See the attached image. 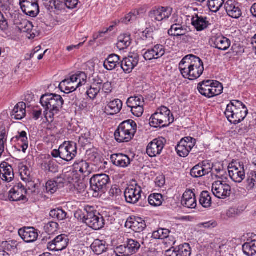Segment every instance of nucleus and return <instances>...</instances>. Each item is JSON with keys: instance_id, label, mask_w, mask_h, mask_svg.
Here are the masks:
<instances>
[{"instance_id": "1", "label": "nucleus", "mask_w": 256, "mask_h": 256, "mask_svg": "<svg viewBox=\"0 0 256 256\" xmlns=\"http://www.w3.org/2000/svg\"><path fill=\"white\" fill-rule=\"evenodd\" d=\"M179 69L184 78L194 80L202 74L204 67L202 61L198 57L189 54L182 59Z\"/></svg>"}, {"instance_id": "2", "label": "nucleus", "mask_w": 256, "mask_h": 256, "mask_svg": "<svg viewBox=\"0 0 256 256\" xmlns=\"http://www.w3.org/2000/svg\"><path fill=\"white\" fill-rule=\"evenodd\" d=\"M40 102L44 108V114L47 121L52 122L55 115L58 114L62 108L64 100L58 94H46L41 96Z\"/></svg>"}, {"instance_id": "3", "label": "nucleus", "mask_w": 256, "mask_h": 256, "mask_svg": "<svg viewBox=\"0 0 256 256\" xmlns=\"http://www.w3.org/2000/svg\"><path fill=\"white\" fill-rule=\"evenodd\" d=\"M85 213L77 212L75 216L82 220L88 226L94 230H99L104 227V220L102 216L94 210L92 206H87L84 208Z\"/></svg>"}, {"instance_id": "4", "label": "nucleus", "mask_w": 256, "mask_h": 256, "mask_svg": "<svg viewBox=\"0 0 256 256\" xmlns=\"http://www.w3.org/2000/svg\"><path fill=\"white\" fill-rule=\"evenodd\" d=\"M248 114V110L242 102L232 100L227 105L224 114L228 120L234 124L243 120Z\"/></svg>"}, {"instance_id": "5", "label": "nucleus", "mask_w": 256, "mask_h": 256, "mask_svg": "<svg viewBox=\"0 0 256 256\" xmlns=\"http://www.w3.org/2000/svg\"><path fill=\"white\" fill-rule=\"evenodd\" d=\"M137 126L135 122L129 120L122 122L115 132L114 136L118 142H128L134 136Z\"/></svg>"}, {"instance_id": "6", "label": "nucleus", "mask_w": 256, "mask_h": 256, "mask_svg": "<svg viewBox=\"0 0 256 256\" xmlns=\"http://www.w3.org/2000/svg\"><path fill=\"white\" fill-rule=\"evenodd\" d=\"M174 122V118L171 112L166 106L158 108L150 120L151 126L158 128L168 126Z\"/></svg>"}, {"instance_id": "7", "label": "nucleus", "mask_w": 256, "mask_h": 256, "mask_svg": "<svg viewBox=\"0 0 256 256\" xmlns=\"http://www.w3.org/2000/svg\"><path fill=\"white\" fill-rule=\"evenodd\" d=\"M87 76L84 72H78L70 78L65 79L60 82V89L64 93L73 92L77 88L84 85L86 82Z\"/></svg>"}, {"instance_id": "8", "label": "nucleus", "mask_w": 256, "mask_h": 256, "mask_svg": "<svg viewBox=\"0 0 256 256\" xmlns=\"http://www.w3.org/2000/svg\"><path fill=\"white\" fill-rule=\"evenodd\" d=\"M110 179L106 174L94 176L90 180V188L96 192H104Z\"/></svg>"}, {"instance_id": "9", "label": "nucleus", "mask_w": 256, "mask_h": 256, "mask_svg": "<svg viewBox=\"0 0 256 256\" xmlns=\"http://www.w3.org/2000/svg\"><path fill=\"white\" fill-rule=\"evenodd\" d=\"M212 191L213 194L220 199H226L232 194L230 186L226 182L218 180L212 184Z\"/></svg>"}, {"instance_id": "10", "label": "nucleus", "mask_w": 256, "mask_h": 256, "mask_svg": "<svg viewBox=\"0 0 256 256\" xmlns=\"http://www.w3.org/2000/svg\"><path fill=\"white\" fill-rule=\"evenodd\" d=\"M22 12L34 18L40 12L39 3L37 0H20Z\"/></svg>"}, {"instance_id": "11", "label": "nucleus", "mask_w": 256, "mask_h": 256, "mask_svg": "<svg viewBox=\"0 0 256 256\" xmlns=\"http://www.w3.org/2000/svg\"><path fill=\"white\" fill-rule=\"evenodd\" d=\"M142 190L138 184L129 186L124 191V197L126 202L130 204L137 203L142 197Z\"/></svg>"}, {"instance_id": "12", "label": "nucleus", "mask_w": 256, "mask_h": 256, "mask_svg": "<svg viewBox=\"0 0 256 256\" xmlns=\"http://www.w3.org/2000/svg\"><path fill=\"white\" fill-rule=\"evenodd\" d=\"M172 12L170 7H158L154 8L149 12V16L153 22H161L168 18Z\"/></svg>"}, {"instance_id": "13", "label": "nucleus", "mask_w": 256, "mask_h": 256, "mask_svg": "<svg viewBox=\"0 0 256 256\" xmlns=\"http://www.w3.org/2000/svg\"><path fill=\"white\" fill-rule=\"evenodd\" d=\"M38 162L42 168L46 172L56 173L58 166L56 161L48 154H43L40 156Z\"/></svg>"}, {"instance_id": "14", "label": "nucleus", "mask_w": 256, "mask_h": 256, "mask_svg": "<svg viewBox=\"0 0 256 256\" xmlns=\"http://www.w3.org/2000/svg\"><path fill=\"white\" fill-rule=\"evenodd\" d=\"M228 173L232 180L236 182L240 183L245 178V172L244 164L240 162L232 164L228 166Z\"/></svg>"}, {"instance_id": "15", "label": "nucleus", "mask_w": 256, "mask_h": 256, "mask_svg": "<svg viewBox=\"0 0 256 256\" xmlns=\"http://www.w3.org/2000/svg\"><path fill=\"white\" fill-rule=\"evenodd\" d=\"M68 242L66 235L60 234L48 243V248L52 251H61L67 247Z\"/></svg>"}, {"instance_id": "16", "label": "nucleus", "mask_w": 256, "mask_h": 256, "mask_svg": "<svg viewBox=\"0 0 256 256\" xmlns=\"http://www.w3.org/2000/svg\"><path fill=\"white\" fill-rule=\"evenodd\" d=\"M192 24L198 32L204 30L211 25L210 18L202 14H196L192 18Z\"/></svg>"}, {"instance_id": "17", "label": "nucleus", "mask_w": 256, "mask_h": 256, "mask_svg": "<svg viewBox=\"0 0 256 256\" xmlns=\"http://www.w3.org/2000/svg\"><path fill=\"white\" fill-rule=\"evenodd\" d=\"M26 190L20 183L14 186L8 193V200L10 201L18 202L26 199L25 196Z\"/></svg>"}, {"instance_id": "18", "label": "nucleus", "mask_w": 256, "mask_h": 256, "mask_svg": "<svg viewBox=\"0 0 256 256\" xmlns=\"http://www.w3.org/2000/svg\"><path fill=\"white\" fill-rule=\"evenodd\" d=\"M38 231L34 227H24L19 230L18 234L25 242H33L38 239Z\"/></svg>"}, {"instance_id": "19", "label": "nucleus", "mask_w": 256, "mask_h": 256, "mask_svg": "<svg viewBox=\"0 0 256 256\" xmlns=\"http://www.w3.org/2000/svg\"><path fill=\"white\" fill-rule=\"evenodd\" d=\"M212 165L208 161H204L201 164L194 166L190 170V175L195 178L202 177L211 172Z\"/></svg>"}, {"instance_id": "20", "label": "nucleus", "mask_w": 256, "mask_h": 256, "mask_svg": "<svg viewBox=\"0 0 256 256\" xmlns=\"http://www.w3.org/2000/svg\"><path fill=\"white\" fill-rule=\"evenodd\" d=\"M139 60L138 55L134 54L121 61L120 67L125 72L129 74L138 65Z\"/></svg>"}, {"instance_id": "21", "label": "nucleus", "mask_w": 256, "mask_h": 256, "mask_svg": "<svg viewBox=\"0 0 256 256\" xmlns=\"http://www.w3.org/2000/svg\"><path fill=\"white\" fill-rule=\"evenodd\" d=\"M224 8L228 14L234 18H238L242 12L240 4L235 0H228L224 4Z\"/></svg>"}, {"instance_id": "22", "label": "nucleus", "mask_w": 256, "mask_h": 256, "mask_svg": "<svg viewBox=\"0 0 256 256\" xmlns=\"http://www.w3.org/2000/svg\"><path fill=\"white\" fill-rule=\"evenodd\" d=\"M125 226L136 232H140L144 230L146 224L144 221L140 218L130 217L126 222Z\"/></svg>"}, {"instance_id": "23", "label": "nucleus", "mask_w": 256, "mask_h": 256, "mask_svg": "<svg viewBox=\"0 0 256 256\" xmlns=\"http://www.w3.org/2000/svg\"><path fill=\"white\" fill-rule=\"evenodd\" d=\"M0 174L2 179L6 182H11L14 178V170L12 166L6 162L0 164Z\"/></svg>"}, {"instance_id": "24", "label": "nucleus", "mask_w": 256, "mask_h": 256, "mask_svg": "<svg viewBox=\"0 0 256 256\" xmlns=\"http://www.w3.org/2000/svg\"><path fill=\"white\" fill-rule=\"evenodd\" d=\"M112 163L119 167L126 168L130 164V160L126 155L122 154H113L110 156Z\"/></svg>"}, {"instance_id": "25", "label": "nucleus", "mask_w": 256, "mask_h": 256, "mask_svg": "<svg viewBox=\"0 0 256 256\" xmlns=\"http://www.w3.org/2000/svg\"><path fill=\"white\" fill-rule=\"evenodd\" d=\"M182 204L184 206L190 208H194L196 206L195 194L192 190H188L184 192Z\"/></svg>"}, {"instance_id": "26", "label": "nucleus", "mask_w": 256, "mask_h": 256, "mask_svg": "<svg viewBox=\"0 0 256 256\" xmlns=\"http://www.w3.org/2000/svg\"><path fill=\"white\" fill-rule=\"evenodd\" d=\"M120 56L116 54H110L104 62V68L108 70H112L118 66H120Z\"/></svg>"}, {"instance_id": "27", "label": "nucleus", "mask_w": 256, "mask_h": 256, "mask_svg": "<svg viewBox=\"0 0 256 256\" xmlns=\"http://www.w3.org/2000/svg\"><path fill=\"white\" fill-rule=\"evenodd\" d=\"M122 107V102L119 99H115L109 102L105 107V112L110 115L118 113Z\"/></svg>"}, {"instance_id": "28", "label": "nucleus", "mask_w": 256, "mask_h": 256, "mask_svg": "<svg viewBox=\"0 0 256 256\" xmlns=\"http://www.w3.org/2000/svg\"><path fill=\"white\" fill-rule=\"evenodd\" d=\"M63 178L57 177L54 180H48L46 184V189L48 193L54 194L58 188L64 186Z\"/></svg>"}, {"instance_id": "29", "label": "nucleus", "mask_w": 256, "mask_h": 256, "mask_svg": "<svg viewBox=\"0 0 256 256\" xmlns=\"http://www.w3.org/2000/svg\"><path fill=\"white\" fill-rule=\"evenodd\" d=\"M26 104L24 102H18L14 108L11 114L12 119L20 120L26 116Z\"/></svg>"}, {"instance_id": "30", "label": "nucleus", "mask_w": 256, "mask_h": 256, "mask_svg": "<svg viewBox=\"0 0 256 256\" xmlns=\"http://www.w3.org/2000/svg\"><path fill=\"white\" fill-rule=\"evenodd\" d=\"M212 41L214 44V46L221 50H226L230 46V40L222 36L215 37Z\"/></svg>"}, {"instance_id": "31", "label": "nucleus", "mask_w": 256, "mask_h": 256, "mask_svg": "<svg viewBox=\"0 0 256 256\" xmlns=\"http://www.w3.org/2000/svg\"><path fill=\"white\" fill-rule=\"evenodd\" d=\"M212 83L214 80H207L199 83L198 89L200 93L206 97L210 98V92H212L210 90V87Z\"/></svg>"}, {"instance_id": "32", "label": "nucleus", "mask_w": 256, "mask_h": 256, "mask_svg": "<svg viewBox=\"0 0 256 256\" xmlns=\"http://www.w3.org/2000/svg\"><path fill=\"white\" fill-rule=\"evenodd\" d=\"M131 43L132 40L130 34H123L118 37L116 46L120 50H124L127 48L130 45Z\"/></svg>"}, {"instance_id": "33", "label": "nucleus", "mask_w": 256, "mask_h": 256, "mask_svg": "<svg viewBox=\"0 0 256 256\" xmlns=\"http://www.w3.org/2000/svg\"><path fill=\"white\" fill-rule=\"evenodd\" d=\"M73 166L76 172H78L81 174H84L85 176L89 174L90 172L89 164L84 160L76 162Z\"/></svg>"}, {"instance_id": "34", "label": "nucleus", "mask_w": 256, "mask_h": 256, "mask_svg": "<svg viewBox=\"0 0 256 256\" xmlns=\"http://www.w3.org/2000/svg\"><path fill=\"white\" fill-rule=\"evenodd\" d=\"M90 248L93 252L98 255L102 254L107 248L106 242L98 239L94 240L91 244Z\"/></svg>"}, {"instance_id": "35", "label": "nucleus", "mask_w": 256, "mask_h": 256, "mask_svg": "<svg viewBox=\"0 0 256 256\" xmlns=\"http://www.w3.org/2000/svg\"><path fill=\"white\" fill-rule=\"evenodd\" d=\"M188 32L187 29L179 24H174L168 30L169 35L174 36H180L181 35H184V34H186Z\"/></svg>"}, {"instance_id": "36", "label": "nucleus", "mask_w": 256, "mask_h": 256, "mask_svg": "<svg viewBox=\"0 0 256 256\" xmlns=\"http://www.w3.org/2000/svg\"><path fill=\"white\" fill-rule=\"evenodd\" d=\"M242 250L248 256H253L256 254V240H251L242 245Z\"/></svg>"}, {"instance_id": "37", "label": "nucleus", "mask_w": 256, "mask_h": 256, "mask_svg": "<svg viewBox=\"0 0 256 256\" xmlns=\"http://www.w3.org/2000/svg\"><path fill=\"white\" fill-rule=\"evenodd\" d=\"M102 84V80H98L96 83L93 84L87 90L86 94L90 98L94 100L96 98L101 90Z\"/></svg>"}, {"instance_id": "38", "label": "nucleus", "mask_w": 256, "mask_h": 256, "mask_svg": "<svg viewBox=\"0 0 256 256\" xmlns=\"http://www.w3.org/2000/svg\"><path fill=\"white\" fill-rule=\"evenodd\" d=\"M126 104L131 109L140 106L144 104V98L142 96H131L128 99Z\"/></svg>"}, {"instance_id": "39", "label": "nucleus", "mask_w": 256, "mask_h": 256, "mask_svg": "<svg viewBox=\"0 0 256 256\" xmlns=\"http://www.w3.org/2000/svg\"><path fill=\"white\" fill-rule=\"evenodd\" d=\"M127 248V256H130L136 253L140 247V243L134 240L128 239L126 244Z\"/></svg>"}, {"instance_id": "40", "label": "nucleus", "mask_w": 256, "mask_h": 256, "mask_svg": "<svg viewBox=\"0 0 256 256\" xmlns=\"http://www.w3.org/2000/svg\"><path fill=\"white\" fill-rule=\"evenodd\" d=\"M200 204L205 208H209L212 204V198L210 194L207 191H203L200 198Z\"/></svg>"}, {"instance_id": "41", "label": "nucleus", "mask_w": 256, "mask_h": 256, "mask_svg": "<svg viewBox=\"0 0 256 256\" xmlns=\"http://www.w3.org/2000/svg\"><path fill=\"white\" fill-rule=\"evenodd\" d=\"M246 188L248 190L256 188V170H252L248 174Z\"/></svg>"}, {"instance_id": "42", "label": "nucleus", "mask_w": 256, "mask_h": 256, "mask_svg": "<svg viewBox=\"0 0 256 256\" xmlns=\"http://www.w3.org/2000/svg\"><path fill=\"white\" fill-rule=\"evenodd\" d=\"M178 256H190L191 248L188 243H184L176 247Z\"/></svg>"}, {"instance_id": "43", "label": "nucleus", "mask_w": 256, "mask_h": 256, "mask_svg": "<svg viewBox=\"0 0 256 256\" xmlns=\"http://www.w3.org/2000/svg\"><path fill=\"white\" fill-rule=\"evenodd\" d=\"M164 145H148L146 152L150 157L156 156L162 152Z\"/></svg>"}, {"instance_id": "44", "label": "nucleus", "mask_w": 256, "mask_h": 256, "mask_svg": "<svg viewBox=\"0 0 256 256\" xmlns=\"http://www.w3.org/2000/svg\"><path fill=\"white\" fill-rule=\"evenodd\" d=\"M162 196L160 194H151L148 196L149 204L154 206H160L162 202Z\"/></svg>"}, {"instance_id": "45", "label": "nucleus", "mask_w": 256, "mask_h": 256, "mask_svg": "<svg viewBox=\"0 0 256 256\" xmlns=\"http://www.w3.org/2000/svg\"><path fill=\"white\" fill-rule=\"evenodd\" d=\"M50 216L59 220H64L66 218L67 213L62 208H58L50 210Z\"/></svg>"}, {"instance_id": "46", "label": "nucleus", "mask_w": 256, "mask_h": 256, "mask_svg": "<svg viewBox=\"0 0 256 256\" xmlns=\"http://www.w3.org/2000/svg\"><path fill=\"white\" fill-rule=\"evenodd\" d=\"M170 230L165 228H160L153 232L152 238L154 239H165L170 238L169 236Z\"/></svg>"}, {"instance_id": "47", "label": "nucleus", "mask_w": 256, "mask_h": 256, "mask_svg": "<svg viewBox=\"0 0 256 256\" xmlns=\"http://www.w3.org/2000/svg\"><path fill=\"white\" fill-rule=\"evenodd\" d=\"M210 98L221 94L223 90V86L221 83L218 81H214L210 87Z\"/></svg>"}, {"instance_id": "48", "label": "nucleus", "mask_w": 256, "mask_h": 256, "mask_svg": "<svg viewBox=\"0 0 256 256\" xmlns=\"http://www.w3.org/2000/svg\"><path fill=\"white\" fill-rule=\"evenodd\" d=\"M224 1L222 0H208V7L210 11L216 12L222 6Z\"/></svg>"}, {"instance_id": "49", "label": "nucleus", "mask_w": 256, "mask_h": 256, "mask_svg": "<svg viewBox=\"0 0 256 256\" xmlns=\"http://www.w3.org/2000/svg\"><path fill=\"white\" fill-rule=\"evenodd\" d=\"M192 148L190 145H176V147L178 154L181 157L186 156Z\"/></svg>"}, {"instance_id": "50", "label": "nucleus", "mask_w": 256, "mask_h": 256, "mask_svg": "<svg viewBox=\"0 0 256 256\" xmlns=\"http://www.w3.org/2000/svg\"><path fill=\"white\" fill-rule=\"evenodd\" d=\"M151 50L154 54L155 59H158L161 58L165 54V50L163 46L160 44H157Z\"/></svg>"}, {"instance_id": "51", "label": "nucleus", "mask_w": 256, "mask_h": 256, "mask_svg": "<svg viewBox=\"0 0 256 256\" xmlns=\"http://www.w3.org/2000/svg\"><path fill=\"white\" fill-rule=\"evenodd\" d=\"M58 224L57 222H50L45 225L44 230L47 233L50 234L56 232L58 229Z\"/></svg>"}, {"instance_id": "52", "label": "nucleus", "mask_w": 256, "mask_h": 256, "mask_svg": "<svg viewBox=\"0 0 256 256\" xmlns=\"http://www.w3.org/2000/svg\"><path fill=\"white\" fill-rule=\"evenodd\" d=\"M14 139L18 142H20L22 144H28V143L27 134L24 131L18 132V134L12 138V140L16 142Z\"/></svg>"}, {"instance_id": "53", "label": "nucleus", "mask_w": 256, "mask_h": 256, "mask_svg": "<svg viewBox=\"0 0 256 256\" xmlns=\"http://www.w3.org/2000/svg\"><path fill=\"white\" fill-rule=\"evenodd\" d=\"M61 156L60 158L66 161H70L72 158L64 145H60Z\"/></svg>"}, {"instance_id": "54", "label": "nucleus", "mask_w": 256, "mask_h": 256, "mask_svg": "<svg viewBox=\"0 0 256 256\" xmlns=\"http://www.w3.org/2000/svg\"><path fill=\"white\" fill-rule=\"evenodd\" d=\"M74 174L73 172H68L64 174L61 175L58 178H63L64 185L67 183H72L73 184L74 182V179L73 176Z\"/></svg>"}, {"instance_id": "55", "label": "nucleus", "mask_w": 256, "mask_h": 256, "mask_svg": "<svg viewBox=\"0 0 256 256\" xmlns=\"http://www.w3.org/2000/svg\"><path fill=\"white\" fill-rule=\"evenodd\" d=\"M110 196L112 198H116L122 194L120 189L116 185L112 186L109 191Z\"/></svg>"}, {"instance_id": "56", "label": "nucleus", "mask_w": 256, "mask_h": 256, "mask_svg": "<svg viewBox=\"0 0 256 256\" xmlns=\"http://www.w3.org/2000/svg\"><path fill=\"white\" fill-rule=\"evenodd\" d=\"M139 14V12L138 10H134L133 12H130L128 14H127L124 20V22L125 23H128L131 21H133L135 20L137 16Z\"/></svg>"}, {"instance_id": "57", "label": "nucleus", "mask_w": 256, "mask_h": 256, "mask_svg": "<svg viewBox=\"0 0 256 256\" xmlns=\"http://www.w3.org/2000/svg\"><path fill=\"white\" fill-rule=\"evenodd\" d=\"M19 172L22 176L24 175L28 176L30 175V171L28 168L23 163L20 162L18 164Z\"/></svg>"}, {"instance_id": "58", "label": "nucleus", "mask_w": 256, "mask_h": 256, "mask_svg": "<svg viewBox=\"0 0 256 256\" xmlns=\"http://www.w3.org/2000/svg\"><path fill=\"white\" fill-rule=\"evenodd\" d=\"M8 28V23L3 14L0 11V30H6Z\"/></svg>"}, {"instance_id": "59", "label": "nucleus", "mask_w": 256, "mask_h": 256, "mask_svg": "<svg viewBox=\"0 0 256 256\" xmlns=\"http://www.w3.org/2000/svg\"><path fill=\"white\" fill-rule=\"evenodd\" d=\"M144 106L141 105L140 106H137L136 108H133L131 109V112L132 114L136 116L137 117H140L142 116L144 112Z\"/></svg>"}, {"instance_id": "60", "label": "nucleus", "mask_w": 256, "mask_h": 256, "mask_svg": "<svg viewBox=\"0 0 256 256\" xmlns=\"http://www.w3.org/2000/svg\"><path fill=\"white\" fill-rule=\"evenodd\" d=\"M78 2V0H64L65 6L69 9H73L76 8Z\"/></svg>"}, {"instance_id": "61", "label": "nucleus", "mask_w": 256, "mask_h": 256, "mask_svg": "<svg viewBox=\"0 0 256 256\" xmlns=\"http://www.w3.org/2000/svg\"><path fill=\"white\" fill-rule=\"evenodd\" d=\"M192 143V144H196V140L190 136H186L184 138H182L178 142V144H184L185 143Z\"/></svg>"}, {"instance_id": "62", "label": "nucleus", "mask_w": 256, "mask_h": 256, "mask_svg": "<svg viewBox=\"0 0 256 256\" xmlns=\"http://www.w3.org/2000/svg\"><path fill=\"white\" fill-rule=\"evenodd\" d=\"M66 147L70 152V154L73 159L77 154L76 145H67Z\"/></svg>"}, {"instance_id": "63", "label": "nucleus", "mask_w": 256, "mask_h": 256, "mask_svg": "<svg viewBox=\"0 0 256 256\" xmlns=\"http://www.w3.org/2000/svg\"><path fill=\"white\" fill-rule=\"evenodd\" d=\"M56 10H62L65 6L64 2H61L59 0H55L52 2Z\"/></svg>"}, {"instance_id": "64", "label": "nucleus", "mask_w": 256, "mask_h": 256, "mask_svg": "<svg viewBox=\"0 0 256 256\" xmlns=\"http://www.w3.org/2000/svg\"><path fill=\"white\" fill-rule=\"evenodd\" d=\"M166 256H178L176 247H172L165 252Z\"/></svg>"}]
</instances>
